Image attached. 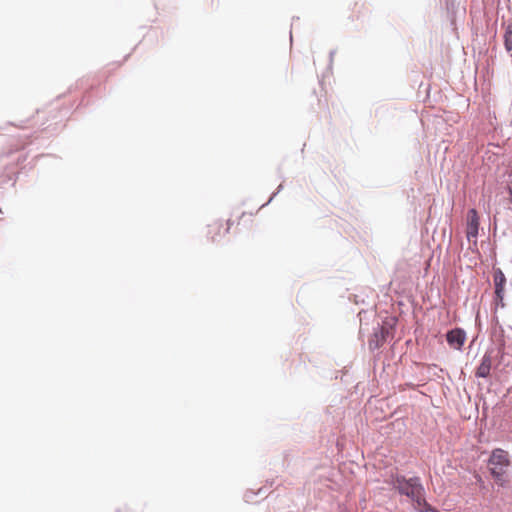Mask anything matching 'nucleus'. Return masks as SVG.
I'll list each match as a JSON object with an SVG mask.
<instances>
[{
	"label": "nucleus",
	"mask_w": 512,
	"mask_h": 512,
	"mask_svg": "<svg viewBox=\"0 0 512 512\" xmlns=\"http://www.w3.org/2000/svg\"><path fill=\"white\" fill-rule=\"evenodd\" d=\"M388 333L389 330L385 326H381L378 331H375L369 339L370 349H378L381 347L385 343Z\"/></svg>",
	"instance_id": "6"
},
{
	"label": "nucleus",
	"mask_w": 512,
	"mask_h": 512,
	"mask_svg": "<svg viewBox=\"0 0 512 512\" xmlns=\"http://www.w3.org/2000/svg\"><path fill=\"white\" fill-rule=\"evenodd\" d=\"M230 226L226 223V226L221 221H214L208 225V235L212 242L217 241L218 236L228 233Z\"/></svg>",
	"instance_id": "5"
},
{
	"label": "nucleus",
	"mask_w": 512,
	"mask_h": 512,
	"mask_svg": "<svg viewBox=\"0 0 512 512\" xmlns=\"http://www.w3.org/2000/svg\"><path fill=\"white\" fill-rule=\"evenodd\" d=\"M491 366H492V357L490 354L486 353L483 356L481 363L476 370V376L482 377V378L488 377L490 375Z\"/></svg>",
	"instance_id": "7"
},
{
	"label": "nucleus",
	"mask_w": 512,
	"mask_h": 512,
	"mask_svg": "<svg viewBox=\"0 0 512 512\" xmlns=\"http://www.w3.org/2000/svg\"><path fill=\"white\" fill-rule=\"evenodd\" d=\"M506 283L505 275L501 270H497L494 273V284H495V294L497 299L502 300L503 299V291L504 286Z\"/></svg>",
	"instance_id": "8"
},
{
	"label": "nucleus",
	"mask_w": 512,
	"mask_h": 512,
	"mask_svg": "<svg viewBox=\"0 0 512 512\" xmlns=\"http://www.w3.org/2000/svg\"><path fill=\"white\" fill-rule=\"evenodd\" d=\"M479 229V217L475 209H470L467 214V238H476Z\"/></svg>",
	"instance_id": "3"
},
{
	"label": "nucleus",
	"mask_w": 512,
	"mask_h": 512,
	"mask_svg": "<svg viewBox=\"0 0 512 512\" xmlns=\"http://www.w3.org/2000/svg\"><path fill=\"white\" fill-rule=\"evenodd\" d=\"M446 339L452 348L459 350L464 345L466 335L462 329L456 328L447 333Z\"/></svg>",
	"instance_id": "4"
},
{
	"label": "nucleus",
	"mask_w": 512,
	"mask_h": 512,
	"mask_svg": "<svg viewBox=\"0 0 512 512\" xmlns=\"http://www.w3.org/2000/svg\"><path fill=\"white\" fill-rule=\"evenodd\" d=\"M506 187H507V191L509 193V201H510V203L512 205V169L508 173V179H507Z\"/></svg>",
	"instance_id": "10"
},
{
	"label": "nucleus",
	"mask_w": 512,
	"mask_h": 512,
	"mask_svg": "<svg viewBox=\"0 0 512 512\" xmlns=\"http://www.w3.org/2000/svg\"><path fill=\"white\" fill-rule=\"evenodd\" d=\"M392 486L401 495L407 496L420 512L429 510V505L424 497V487L418 477L406 479L403 476H397L393 480Z\"/></svg>",
	"instance_id": "1"
},
{
	"label": "nucleus",
	"mask_w": 512,
	"mask_h": 512,
	"mask_svg": "<svg viewBox=\"0 0 512 512\" xmlns=\"http://www.w3.org/2000/svg\"><path fill=\"white\" fill-rule=\"evenodd\" d=\"M504 38H505V48L507 49V51H511L512 50V23L507 26Z\"/></svg>",
	"instance_id": "9"
},
{
	"label": "nucleus",
	"mask_w": 512,
	"mask_h": 512,
	"mask_svg": "<svg viewBox=\"0 0 512 512\" xmlns=\"http://www.w3.org/2000/svg\"><path fill=\"white\" fill-rule=\"evenodd\" d=\"M510 464L511 462L507 451L496 448L491 452L488 460L489 470L494 480L501 486L505 483L504 477Z\"/></svg>",
	"instance_id": "2"
}]
</instances>
